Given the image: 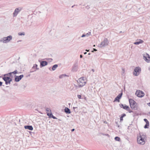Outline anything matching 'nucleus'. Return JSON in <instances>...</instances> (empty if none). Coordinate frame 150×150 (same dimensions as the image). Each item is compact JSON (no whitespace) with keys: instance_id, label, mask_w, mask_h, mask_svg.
I'll return each mask as SVG.
<instances>
[{"instance_id":"obj_46","label":"nucleus","mask_w":150,"mask_h":150,"mask_svg":"<svg viewBox=\"0 0 150 150\" xmlns=\"http://www.w3.org/2000/svg\"><path fill=\"white\" fill-rule=\"evenodd\" d=\"M92 71H93V72H94V70L93 69H92Z\"/></svg>"},{"instance_id":"obj_25","label":"nucleus","mask_w":150,"mask_h":150,"mask_svg":"<svg viewBox=\"0 0 150 150\" xmlns=\"http://www.w3.org/2000/svg\"><path fill=\"white\" fill-rule=\"evenodd\" d=\"M12 74V73H11V72H10L9 73H8L7 74H5L4 75V76H11V74Z\"/></svg>"},{"instance_id":"obj_32","label":"nucleus","mask_w":150,"mask_h":150,"mask_svg":"<svg viewBox=\"0 0 150 150\" xmlns=\"http://www.w3.org/2000/svg\"><path fill=\"white\" fill-rule=\"evenodd\" d=\"M46 110L47 112H51V110L50 109L47 108H46Z\"/></svg>"},{"instance_id":"obj_20","label":"nucleus","mask_w":150,"mask_h":150,"mask_svg":"<svg viewBox=\"0 0 150 150\" xmlns=\"http://www.w3.org/2000/svg\"><path fill=\"white\" fill-rule=\"evenodd\" d=\"M64 111L67 113L69 114L71 113V111L70 109L67 107H66L65 108Z\"/></svg>"},{"instance_id":"obj_37","label":"nucleus","mask_w":150,"mask_h":150,"mask_svg":"<svg viewBox=\"0 0 150 150\" xmlns=\"http://www.w3.org/2000/svg\"><path fill=\"white\" fill-rule=\"evenodd\" d=\"M49 60L50 62H51L52 60V59L51 58H49Z\"/></svg>"},{"instance_id":"obj_13","label":"nucleus","mask_w":150,"mask_h":150,"mask_svg":"<svg viewBox=\"0 0 150 150\" xmlns=\"http://www.w3.org/2000/svg\"><path fill=\"white\" fill-rule=\"evenodd\" d=\"M47 64V62L46 61H42L40 62V67H41L45 66Z\"/></svg>"},{"instance_id":"obj_10","label":"nucleus","mask_w":150,"mask_h":150,"mask_svg":"<svg viewBox=\"0 0 150 150\" xmlns=\"http://www.w3.org/2000/svg\"><path fill=\"white\" fill-rule=\"evenodd\" d=\"M23 74L19 76H15V81L16 82H18L23 77Z\"/></svg>"},{"instance_id":"obj_12","label":"nucleus","mask_w":150,"mask_h":150,"mask_svg":"<svg viewBox=\"0 0 150 150\" xmlns=\"http://www.w3.org/2000/svg\"><path fill=\"white\" fill-rule=\"evenodd\" d=\"M122 95V92L119 94L115 98V101L119 102V100L121 98Z\"/></svg>"},{"instance_id":"obj_28","label":"nucleus","mask_w":150,"mask_h":150,"mask_svg":"<svg viewBox=\"0 0 150 150\" xmlns=\"http://www.w3.org/2000/svg\"><path fill=\"white\" fill-rule=\"evenodd\" d=\"M11 73H12V74H16L17 73V70H16L13 72H11Z\"/></svg>"},{"instance_id":"obj_1","label":"nucleus","mask_w":150,"mask_h":150,"mask_svg":"<svg viewBox=\"0 0 150 150\" xmlns=\"http://www.w3.org/2000/svg\"><path fill=\"white\" fill-rule=\"evenodd\" d=\"M12 38V37L11 35H9L7 37H4L1 38L0 40V41L4 43H7L11 40Z\"/></svg>"},{"instance_id":"obj_18","label":"nucleus","mask_w":150,"mask_h":150,"mask_svg":"<svg viewBox=\"0 0 150 150\" xmlns=\"http://www.w3.org/2000/svg\"><path fill=\"white\" fill-rule=\"evenodd\" d=\"M91 34V32H88V33H87L86 34H83L81 36V37L83 38L86 37H88L89 35Z\"/></svg>"},{"instance_id":"obj_24","label":"nucleus","mask_w":150,"mask_h":150,"mask_svg":"<svg viewBox=\"0 0 150 150\" xmlns=\"http://www.w3.org/2000/svg\"><path fill=\"white\" fill-rule=\"evenodd\" d=\"M149 123L147 122L144 127V128H145V129L148 128V126H149Z\"/></svg>"},{"instance_id":"obj_29","label":"nucleus","mask_w":150,"mask_h":150,"mask_svg":"<svg viewBox=\"0 0 150 150\" xmlns=\"http://www.w3.org/2000/svg\"><path fill=\"white\" fill-rule=\"evenodd\" d=\"M47 115L49 116L50 117H51V116L52 115V114L51 112H49L47 113Z\"/></svg>"},{"instance_id":"obj_50","label":"nucleus","mask_w":150,"mask_h":150,"mask_svg":"<svg viewBox=\"0 0 150 150\" xmlns=\"http://www.w3.org/2000/svg\"><path fill=\"white\" fill-rule=\"evenodd\" d=\"M149 70L150 71V66L149 68Z\"/></svg>"},{"instance_id":"obj_5","label":"nucleus","mask_w":150,"mask_h":150,"mask_svg":"<svg viewBox=\"0 0 150 150\" xmlns=\"http://www.w3.org/2000/svg\"><path fill=\"white\" fill-rule=\"evenodd\" d=\"M141 71V68L139 67H136L134 69L133 72V75L135 76H138L139 75Z\"/></svg>"},{"instance_id":"obj_55","label":"nucleus","mask_w":150,"mask_h":150,"mask_svg":"<svg viewBox=\"0 0 150 150\" xmlns=\"http://www.w3.org/2000/svg\"><path fill=\"white\" fill-rule=\"evenodd\" d=\"M88 55H90V53H88Z\"/></svg>"},{"instance_id":"obj_45","label":"nucleus","mask_w":150,"mask_h":150,"mask_svg":"<svg viewBox=\"0 0 150 150\" xmlns=\"http://www.w3.org/2000/svg\"><path fill=\"white\" fill-rule=\"evenodd\" d=\"M86 8L88 9V8H90L88 7V6H86Z\"/></svg>"},{"instance_id":"obj_23","label":"nucleus","mask_w":150,"mask_h":150,"mask_svg":"<svg viewBox=\"0 0 150 150\" xmlns=\"http://www.w3.org/2000/svg\"><path fill=\"white\" fill-rule=\"evenodd\" d=\"M18 35L20 36H21L22 35H25V33L24 32H23L22 33H18Z\"/></svg>"},{"instance_id":"obj_35","label":"nucleus","mask_w":150,"mask_h":150,"mask_svg":"<svg viewBox=\"0 0 150 150\" xmlns=\"http://www.w3.org/2000/svg\"><path fill=\"white\" fill-rule=\"evenodd\" d=\"M52 117L54 119H56L57 118L55 116H54L52 115Z\"/></svg>"},{"instance_id":"obj_26","label":"nucleus","mask_w":150,"mask_h":150,"mask_svg":"<svg viewBox=\"0 0 150 150\" xmlns=\"http://www.w3.org/2000/svg\"><path fill=\"white\" fill-rule=\"evenodd\" d=\"M65 76H66L65 75H64V74L61 75L59 76V77L60 78H62Z\"/></svg>"},{"instance_id":"obj_9","label":"nucleus","mask_w":150,"mask_h":150,"mask_svg":"<svg viewBox=\"0 0 150 150\" xmlns=\"http://www.w3.org/2000/svg\"><path fill=\"white\" fill-rule=\"evenodd\" d=\"M143 58L147 62H149L150 61V57L147 54L144 55Z\"/></svg>"},{"instance_id":"obj_56","label":"nucleus","mask_w":150,"mask_h":150,"mask_svg":"<svg viewBox=\"0 0 150 150\" xmlns=\"http://www.w3.org/2000/svg\"><path fill=\"white\" fill-rule=\"evenodd\" d=\"M0 8H1V7H0Z\"/></svg>"},{"instance_id":"obj_11","label":"nucleus","mask_w":150,"mask_h":150,"mask_svg":"<svg viewBox=\"0 0 150 150\" xmlns=\"http://www.w3.org/2000/svg\"><path fill=\"white\" fill-rule=\"evenodd\" d=\"M38 65L36 64L34 65L32 69L30 70V73L33 72L34 71H35L36 70L38 69H39L37 68Z\"/></svg>"},{"instance_id":"obj_34","label":"nucleus","mask_w":150,"mask_h":150,"mask_svg":"<svg viewBox=\"0 0 150 150\" xmlns=\"http://www.w3.org/2000/svg\"><path fill=\"white\" fill-rule=\"evenodd\" d=\"M77 97L79 99L81 98V96L80 95H78Z\"/></svg>"},{"instance_id":"obj_48","label":"nucleus","mask_w":150,"mask_h":150,"mask_svg":"<svg viewBox=\"0 0 150 150\" xmlns=\"http://www.w3.org/2000/svg\"><path fill=\"white\" fill-rule=\"evenodd\" d=\"M84 54H87V52H84Z\"/></svg>"},{"instance_id":"obj_2","label":"nucleus","mask_w":150,"mask_h":150,"mask_svg":"<svg viewBox=\"0 0 150 150\" xmlns=\"http://www.w3.org/2000/svg\"><path fill=\"white\" fill-rule=\"evenodd\" d=\"M144 136L142 135L140 136L137 138V142L138 144L143 145L145 143V141L144 139Z\"/></svg>"},{"instance_id":"obj_36","label":"nucleus","mask_w":150,"mask_h":150,"mask_svg":"<svg viewBox=\"0 0 150 150\" xmlns=\"http://www.w3.org/2000/svg\"><path fill=\"white\" fill-rule=\"evenodd\" d=\"M120 120L121 122L122 121H123V118H122V117H120Z\"/></svg>"},{"instance_id":"obj_21","label":"nucleus","mask_w":150,"mask_h":150,"mask_svg":"<svg viewBox=\"0 0 150 150\" xmlns=\"http://www.w3.org/2000/svg\"><path fill=\"white\" fill-rule=\"evenodd\" d=\"M58 67V65L57 64H55L54 65L52 68V70L53 71H54Z\"/></svg>"},{"instance_id":"obj_41","label":"nucleus","mask_w":150,"mask_h":150,"mask_svg":"<svg viewBox=\"0 0 150 150\" xmlns=\"http://www.w3.org/2000/svg\"><path fill=\"white\" fill-rule=\"evenodd\" d=\"M147 105L149 106H150V102L149 103H148Z\"/></svg>"},{"instance_id":"obj_19","label":"nucleus","mask_w":150,"mask_h":150,"mask_svg":"<svg viewBox=\"0 0 150 150\" xmlns=\"http://www.w3.org/2000/svg\"><path fill=\"white\" fill-rule=\"evenodd\" d=\"M78 67V64H75L73 66L72 70L73 71H75L76 70Z\"/></svg>"},{"instance_id":"obj_40","label":"nucleus","mask_w":150,"mask_h":150,"mask_svg":"<svg viewBox=\"0 0 150 150\" xmlns=\"http://www.w3.org/2000/svg\"><path fill=\"white\" fill-rule=\"evenodd\" d=\"M2 82L0 81V86L2 85Z\"/></svg>"},{"instance_id":"obj_44","label":"nucleus","mask_w":150,"mask_h":150,"mask_svg":"<svg viewBox=\"0 0 150 150\" xmlns=\"http://www.w3.org/2000/svg\"><path fill=\"white\" fill-rule=\"evenodd\" d=\"M75 129H71V131L72 132H73L74 131Z\"/></svg>"},{"instance_id":"obj_39","label":"nucleus","mask_w":150,"mask_h":150,"mask_svg":"<svg viewBox=\"0 0 150 150\" xmlns=\"http://www.w3.org/2000/svg\"><path fill=\"white\" fill-rule=\"evenodd\" d=\"M128 110L129 111V113H131V112H133V111L132 110H130L129 109H128Z\"/></svg>"},{"instance_id":"obj_22","label":"nucleus","mask_w":150,"mask_h":150,"mask_svg":"<svg viewBox=\"0 0 150 150\" xmlns=\"http://www.w3.org/2000/svg\"><path fill=\"white\" fill-rule=\"evenodd\" d=\"M115 139L116 141H119L120 140V138L118 137H115Z\"/></svg>"},{"instance_id":"obj_49","label":"nucleus","mask_w":150,"mask_h":150,"mask_svg":"<svg viewBox=\"0 0 150 150\" xmlns=\"http://www.w3.org/2000/svg\"><path fill=\"white\" fill-rule=\"evenodd\" d=\"M94 51H96L97 50L96 49H93Z\"/></svg>"},{"instance_id":"obj_17","label":"nucleus","mask_w":150,"mask_h":150,"mask_svg":"<svg viewBox=\"0 0 150 150\" xmlns=\"http://www.w3.org/2000/svg\"><path fill=\"white\" fill-rule=\"evenodd\" d=\"M20 10H15V11L13 13V17L16 16L18 13L20 11Z\"/></svg>"},{"instance_id":"obj_47","label":"nucleus","mask_w":150,"mask_h":150,"mask_svg":"<svg viewBox=\"0 0 150 150\" xmlns=\"http://www.w3.org/2000/svg\"><path fill=\"white\" fill-rule=\"evenodd\" d=\"M117 127H120V125H118L117 124Z\"/></svg>"},{"instance_id":"obj_43","label":"nucleus","mask_w":150,"mask_h":150,"mask_svg":"<svg viewBox=\"0 0 150 150\" xmlns=\"http://www.w3.org/2000/svg\"><path fill=\"white\" fill-rule=\"evenodd\" d=\"M77 108V107H73V108L74 110L76 108Z\"/></svg>"},{"instance_id":"obj_33","label":"nucleus","mask_w":150,"mask_h":150,"mask_svg":"<svg viewBox=\"0 0 150 150\" xmlns=\"http://www.w3.org/2000/svg\"><path fill=\"white\" fill-rule=\"evenodd\" d=\"M126 116V114H123L121 115V117L123 118L124 117Z\"/></svg>"},{"instance_id":"obj_8","label":"nucleus","mask_w":150,"mask_h":150,"mask_svg":"<svg viewBox=\"0 0 150 150\" xmlns=\"http://www.w3.org/2000/svg\"><path fill=\"white\" fill-rule=\"evenodd\" d=\"M136 96L139 97H142L144 96V94L143 92L139 90H137L135 93Z\"/></svg>"},{"instance_id":"obj_16","label":"nucleus","mask_w":150,"mask_h":150,"mask_svg":"<svg viewBox=\"0 0 150 150\" xmlns=\"http://www.w3.org/2000/svg\"><path fill=\"white\" fill-rule=\"evenodd\" d=\"M143 42V41L140 39H139L137 40V41L134 43V44L136 45H138L140 43H142Z\"/></svg>"},{"instance_id":"obj_6","label":"nucleus","mask_w":150,"mask_h":150,"mask_svg":"<svg viewBox=\"0 0 150 150\" xmlns=\"http://www.w3.org/2000/svg\"><path fill=\"white\" fill-rule=\"evenodd\" d=\"M3 80L5 81L6 85L10 84L12 81V79L10 77L4 76L3 77Z\"/></svg>"},{"instance_id":"obj_57","label":"nucleus","mask_w":150,"mask_h":150,"mask_svg":"<svg viewBox=\"0 0 150 150\" xmlns=\"http://www.w3.org/2000/svg\"><path fill=\"white\" fill-rule=\"evenodd\" d=\"M94 47H95V45H94Z\"/></svg>"},{"instance_id":"obj_42","label":"nucleus","mask_w":150,"mask_h":150,"mask_svg":"<svg viewBox=\"0 0 150 150\" xmlns=\"http://www.w3.org/2000/svg\"><path fill=\"white\" fill-rule=\"evenodd\" d=\"M82 57H83V56H82V55L81 54V55H80V57L81 58H82Z\"/></svg>"},{"instance_id":"obj_38","label":"nucleus","mask_w":150,"mask_h":150,"mask_svg":"<svg viewBox=\"0 0 150 150\" xmlns=\"http://www.w3.org/2000/svg\"><path fill=\"white\" fill-rule=\"evenodd\" d=\"M122 70L123 71V72H122V74L123 75V74H124V71H125L124 69H122Z\"/></svg>"},{"instance_id":"obj_4","label":"nucleus","mask_w":150,"mask_h":150,"mask_svg":"<svg viewBox=\"0 0 150 150\" xmlns=\"http://www.w3.org/2000/svg\"><path fill=\"white\" fill-rule=\"evenodd\" d=\"M129 101L131 108L132 109L136 110L137 109L136 107V103L134 100L131 99H129Z\"/></svg>"},{"instance_id":"obj_15","label":"nucleus","mask_w":150,"mask_h":150,"mask_svg":"<svg viewBox=\"0 0 150 150\" xmlns=\"http://www.w3.org/2000/svg\"><path fill=\"white\" fill-rule=\"evenodd\" d=\"M120 107L121 108H122L126 110H128V109H129V107L128 106L126 105H124L122 104Z\"/></svg>"},{"instance_id":"obj_3","label":"nucleus","mask_w":150,"mask_h":150,"mask_svg":"<svg viewBox=\"0 0 150 150\" xmlns=\"http://www.w3.org/2000/svg\"><path fill=\"white\" fill-rule=\"evenodd\" d=\"M78 85L79 87H81L85 85L86 82L84 79V77H81L77 81Z\"/></svg>"},{"instance_id":"obj_14","label":"nucleus","mask_w":150,"mask_h":150,"mask_svg":"<svg viewBox=\"0 0 150 150\" xmlns=\"http://www.w3.org/2000/svg\"><path fill=\"white\" fill-rule=\"evenodd\" d=\"M24 127L25 129H27L30 130H32L33 129V128L31 125H26L24 126Z\"/></svg>"},{"instance_id":"obj_54","label":"nucleus","mask_w":150,"mask_h":150,"mask_svg":"<svg viewBox=\"0 0 150 150\" xmlns=\"http://www.w3.org/2000/svg\"><path fill=\"white\" fill-rule=\"evenodd\" d=\"M74 86H75L76 87H77V86L76 85H74Z\"/></svg>"},{"instance_id":"obj_52","label":"nucleus","mask_w":150,"mask_h":150,"mask_svg":"<svg viewBox=\"0 0 150 150\" xmlns=\"http://www.w3.org/2000/svg\"><path fill=\"white\" fill-rule=\"evenodd\" d=\"M74 6H75V5H73V6H72L71 7V8H73V7Z\"/></svg>"},{"instance_id":"obj_27","label":"nucleus","mask_w":150,"mask_h":150,"mask_svg":"<svg viewBox=\"0 0 150 150\" xmlns=\"http://www.w3.org/2000/svg\"><path fill=\"white\" fill-rule=\"evenodd\" d=\"M40 12L39 11H34V14H35V13H36V14H39V13H40Z\"/></svg>"},{"instance_id":"obj_31","label":"nucleus","mask_w":150,"mask_h":150,"mask_svg":"<svg viewBox=\"0 0 150 150\" xmlns=\"http://www.w3.org/2000/svg\"><path fill=\"white\" fill-rule=\"evenodd\" d=\"M144 121L146 122V123L147 122L149 123V122H148L147 119H144Z\"/></svg>"},{"instance_id":"obj_51","label":"nucleus","mask_w":150,"mask_h":150,"mask_svg":"<svg viewBox=\"0 0 150 150\" xmlns=\"http://www.w3.org/2000/svg\"><path fill=\"white\" fill-rule=\"evenodd\" d=\"M40 8V6H39V7H38V8Z\"/></svg>"},{"instance_id":"obj_7","label":"nucleus","mask_w":150,"mask_h":150,"mask_svg":"<svg viewBox=\"0 0 150 150\" xmlns=\"http://www.w3.org/2000/svg\"><path fill=\"white\" fill-rule=\"evenodd\" d=\"M109 43L108 41L106 38H105L103 41L99 44V46L102 47L107 45Z\"/></svg>"},{"instance_id":"obj_53","label":"nucleus","mask_w":150,"mask_h":150,"mask_svg":"<svg viewBox=\"0 0 150 150\" xmlns=\"http://www.w3.org/2000/svg\"><path fill=\"white\" fill-rule=\"evenodd\" d=\"M86 51H87V52H88L89 51V50H86Z\"/></svg>"},{"instance_id":"obj_30","label":"nucleus","mask_w":150,"mask_h":150,"mask_svg":"<svg viewBox=\"0 0 150 150\" xmlns=\"http://www.w3.org/2000/svg\"><path fill=\"white\" fill-rule=\"evenodd\" d=\"M23 8L22 7H21L18 8H15V9H22Z\"/></svg>"}]
</instances>
